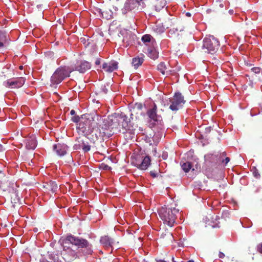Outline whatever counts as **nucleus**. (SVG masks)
I'll return each instance as SVG.
<instances>
[{
	"label": "nucleus",
	"instance_id": "obj_52",
	"mask_svg": "<svg viewBox=\"0 0 262 262\" xmlns=\"http://www.w3.org/2000/svg\"><path fill=\"white\" fill-rule=\"evenodd\" d=\"M105 169H107V167H108V165H105Z\"/></svg>",
	"mask_w": 262,
	"mask_h": 262
},
{
	"label": "nucleus",
	"instance_id": "obj_17",
	"mask_svg": "<svg viewBox=\"0 0 262 262\" xmlns=\"http://www.w3.org/2000/svg\"><path fill=\"white\" fill-rule=\"evenodd\" d=\"M26 147L28 149H34L37 146V140L34 136H31L25 140Z\"/></svg>",
	"mask_w": 262,
	"mask_h": 262
},
{
	"label": "nucleus",
	"instance_id": "obj_19",
	"mask_svg": "<svg viewBox=\"0 0 262 262\" xmlns=\"http://www.w3.org/2000/svg\"><path fill=\"white\" fill-rule=\"evenodd\" d=\"M166 5L165 0H155L152 4V6L157 11H160Z\"/></svg>",
	"mask_w": 262,
	"mask_h": 262
},
{
	"label": "nucleus",
	"instance_id": "obj_33",
	"mask_svg": "<svg viewBox=\"0 0 262 262\" xmlns=\"http://www.w3.org/2000/svg\"><path fill=\"white\" fill-rule=\"evenodd\" d=\"M81 118L78 115H75L73 116L71 118V120L75 123H77V124L80 122Z\"/></svg>",
	"mask_w": 262,
	"mask_h": 262
},
{
	"label": "nucleus",
	"instance_id": "obj_16",
	"mask_svg": "<svg viewBox=\"0 0 262 262\" xmlns=\"http://www.w3.org/2000/svg\"><path fill=\"white\" fill-rule=\"evenodd\" d=\"M118 63L115 61L104 62L102 64V69L106 72L111 73L118 69Z\"/></svg>",
	"mask_w": 262,
	"mask_h": 262
},
{
	"label": "nucleus",
	"instance_id": "obj_43",
	"mask_svg": "<svg viewBox=\"0 0 262 262\" xmlns=\"http://www.w3.org/2000/svg\"><path fill=\"white\" fill-rule=\"evenodd\" d=\"M228 214V212L227 211H224L222 213L223 216H227V215Z\"/></svg>",
	"mask_w": 262,
	"mask_h": 262
},
{
	"label": "nucleus",
	"instance_id": "obj_45",
	"mask_svg": "<svg viewBox=\"0 0 262 262\" xmlns=\"http://www.w3.org/2000/svg\"><path fill=\"white\" fill-rule=\"evenodd\" d=\"M3 149H3V145H2L1 144H0V152H1V151H2L3 150Z\"/></svg>",
	"mask_w": 262,
	"mask_h": 262
},
{
	"label": "nucleus",
	"instance_id": "obj_4",
	"mask_svg": "<svg viewBox=\"0 0 262 262\" xmlns=\"http://www.w3.org/2000/svg\"><path fill=\"white\" fill-rule=\"evenodd\" d=\"M64 243H70L73 245L77 246L78 248L84 249L82 253L84 255L92 254L93 250L92 249V245L85 239L73 235H69L64 240Z\"/></svg>",
	"mask_w": 262,
	"mask_h": 262
},
{
	"label": "nucleus",
	"instance_id": "obj_47",
	"mask_svg": "<svg viewBox=\"0 0 262 262\" xmlns=\"http://www.w3.org/2000/svg\"><path fill=\"white\" fill-rule=\"evenodd\" d=\"M151 175L154 177H155L156 176V174L152 172H151Z\"/></svg>",
	"mask_w": 262,
	"mask_h": 262
},
{
	"label": "nucleus",
	"instance_id": "obj_7",
	"mask_svg": "<svg viewBox=\"0 0 262 262\" xmlns=\"http://www.w3.org/2000/svg\"><path fill=\"white\" fill-rule=\"evenodd\" d=\"M220 46L219 40L213 36H209L203 39L202 49L208 53L214 54L219 49Z\"/></svg>",
	"mask_w": 262,
	"mask_h": 262
},
{
	"label": "nucleus",
	"instance_id": "obj_20",
	"mask_svg": "<svg viewBox=\"0 0 262 262\" xmlns=\"http://www.w3.org/2000/svg\"><path fill=\"white\" fill-rule=\"evenodd\" d=\"M100 242L102 245L105 247H112L114 241L113 239L108 237V236H104L101 237Z\"/></svg>",
	"mask_w": 262,
	"mask_h": 262
},
{
	"label": "nucleus",
	"instance_id": "obj_22",
	"mask_svg": "<svg viewBox=\"0 0 262 262\" xmlns=\"http://www.w3.org/2000/svg\"><path fill=\"white\" fill-rule=\"evenodd\" d=\"M44 187L49 189L53 193H55L58 189V185L55 181H50Z\"/></svg>",
	"mask_w": 262,
	"mask_h": 262
},
{
	"label": "nucleus",
	"instance_id": "obj_26",
	"mask_svg": "<svg viewBox=\"0 0 262 262\" xmlns=\"http://www.w3.org/2000/svg\"><path fill=\"white\" fill-rule=\"evenodd\" d=\"M7 40V35L5 31L0 30V48L4 46V43Z\"/></svg>",
	"mask_w": 262,
	"mask_h": 262
},
{
	"label": "nucleus",
	"instance_id": "obj_28",
	"mask_svg": "<svg viewBox=\"0 0 262 262\" xmlns=\"http://www.w3.org/2000/svg\"><path fill=\"white\" fill-rule=\"evenodd\" d=\"M157 69L163 75H165L166 73L167 68L164 62H160L157 66Z\"/></svg>",
	"mask_w": 262,
	"mask_h": 262
},
{
	"label": "nucleus",
	"instance_id": "obj_29",
	"mask_svg": "<svg viewBox=\"0 0 262 262\" xmlns=\"http://www.w3.org/2000/svg\"><path fill=\"white\" fill-rule=\"evenodd\" d=\"M181 167L185 172H188L192 168V164L189 162L181 163Z\"/></svg>",
	"mask_w": 262,
	"mask_h": 262
},
{
	"label": "nucleus",
	"instance_id": "obj_40",
	"mask_svg": "<svg viewBox=\"0 0 262 262\" xmlns=\"http://www.w3.org/2000/svg\"><path fill=\"white\" fill-rule=\"evenodd\" d=\"M219 256L221 258H223L225 257V254L223 252H220L219 253Z\"/></svg>",
	"mask_w": 262,
	"mask_h": 262
},
{
	"label": "nucleus",
	"instance_id": "obj_5",
	"mask_svg": "<svg viewBox=\"0 0 262 262\" xmlns=\"http://www.w3.org/2000/svg\"><path fill=\"white\" fill-rule=\"evenodd\" d=\"M76 129L79 135L87 137L90 141L92 139V138L88 137L93 132L92 121L91 119L81 117L80 122L77 124Z\"/></svg>",
	"mask_w": 262,
	"mask_h": 262
},
{
	"label": "nucleus",
	"instance_id": "obj_51",
	"mask_svg": "<svg viewBox=\"0 0 262 262\" xmlns=\"http://www.w3.org/2000/svg\"><path fill=\"white\" fill-rule=\"evenodd\" d=\"M69 251H70V252H71L72 253H74V252H73V251H71V250H69Z\"/></svg>",
	"mask_w": 262,
	"mask_h": 262
},
{
	"label": "nucleus",
	"instance_id": "obj_2",
	"mask_svg": "<svg viewBox=\"0 0 262 262\" xmlns=\"http://www.w3.org/2000/svg\"><path fill=\"white\" fill-rule=\"evenodd\" d=\"M146 114L149 118V125L150 128L162 130L164 128V123L161 115L157 114V106L152 103L147 110Z\"/></svg>",
	"mask_w": 262,
	"mask_h": 262
},
{
	"label": "nucleus",
	"instance_id": "obj_46",
	"mask_svg": "<svg viewBox=\"0 0 262 262\" xmlns=\"http://www.w3.org/2000/svg\"><path fill=\"white\" fill-rule=\"evenodd\" d=\"M40 262H49V261H48L45 259H42L40 260Z\"/></svg>",
	"mask_w": 262,
	"mask_h": 262
},
{
	"label": "nucleus",
	"instance_id": "obj_1",
	"mask_svg": "<svg viewBox=\"0 0 262 262\" xmlns=\"http://www.w3.org/2000/svg\"><path fill=\"white\" fill-rule=\"evenodd\" d=\"M100 120H102V123L99 124L97 126L95 133V137L94 135H92V138L90 140V143L95 144L96 141L99 138H108L111 137L113 133L111 130V128L114 126L113 119L111 117L102 119L101 117H98Z\"/></svg>",
	"mask_w": 262,
	"mask_h": 262
},
{
	"label": "nucleus",
	"instance_id": "obj_38",
	"mask_svg": "<svg viewBox=\"0 0 262 262\" xmlns=\"http://www.w3.org/2000/svg\"><path fill=\"white\" fill-rule=\"evenodd\" d=\"M257 251L262 254V243L257 246Z\"/></svg>",
	"mask_w": 262,
	"mask_h": 262
},
{
	"label": "nucleus",
	"instance_id": "obj_39",
	"mask_svg": "<svg viewBox=\"0 0 262 262\" xmlns=\"http://www.w3.org/2000/svg\"><path fill=\"white\" fill-rule=\"evenodd\" d=\"M61 255H63V258L65 260H67V261H69L71 259V258H68L67 257V256H66V253H64V252H63L61 253Z\"/></svg>",
	"mask_w": 262,
	"mask_h": 262
},
{
	"label": "nucleus",
	"instance_id": "obj_41",
	"mask_svg": "<svg viewBox=\"0 0 262 262\" xmlns=\"http://www.w3.org/2000/svg\"><path fill=\"white\" fill-rule=\"evenodd\" d=\"M100 59L99 58L97 59V60L95 61V64L96 65H99L100 64Z\"/></svg>",
	"mask_w": 262,
	"mask_h": 262
},
{
	"label": "nucleus",
	"instance_id": "obj_14",
	"mask_svg": "<svg viewBox=\"0 0 262 262\" xmlns=\"http://www.w3.org/2000/svg\"><path fill=\"white\" fill-rule=\"evenodd\" d=\"M68 149V146L64 143H57L53 145V150L60 157L64 156Z\"/></svg>",
	"mask_w": 262,
	"mask_h": 262
},
{
	"label": "nucleus",
	"instance_id": "obj_44",
	"mask_svg": "<svg viewBox=\"0 0 262 262\" xmlns=\"http://www.w3.org/2000/svg\"><path fill=\"white\" fill-rule=\"evenodd\" d=\"M228 12L230 15H232L234 14V10L232 9L229 10Z\"/></svg>",
	"mask_w": 262,
	"mask_h": 262
},
{
	"label": "nucleus",
	"instance_id": "obj_34",
	"mask_svg": "<svg viewBox=\"0 0 262 262\" xmlns=\"http://www.w3.org/2000/svg\"><path fill=\"white\" fill-rule=\"evenodd\" d=\"M253 175L256 179H259L260 177L258 170L255 168H254L253 170Z\"/></svg>",
	"mask_w": 262,
	"mask_h": 262
},
{
	"label": "nucleus",
	"instance_id": "obj_56",
	"mask_svg": "<svg viewBox=\"0 0 262 262\" xmlns=\"http://www.w3.org/2000/svg\"><path fill=\"white\" fill-rule=\"evenodd\" d=\"M163 159H165V156H163Z\"/></svg>",
	"mask_w": 262,
	"mask_h": 262
},
{
	"label": "nucleus",
	"instance_id": "obj_11",
	"mask_svg": "<svg viewBox=\"0 0 262 262\" xmlns=\"http://www.w3.org/2000/svg\"><path fill=\"white\" fill-rule=\"evenodd\" d=\"M151 159L149 156H146L144 157H141L140 156H136L132 159V163L133 165L141 170H146L150 165Z\"/></svg>",
	"mask_w": 262,
	"mask_h": 262
},
{
	"label": "nucleus",
	"instance_id": "obj_21",
	"mask_svg": "<svg viewBox=\"0 0 262 262\" xmlns=\"http://www.w3.org/2000/svg\"><path fill=\"white\" fill-rule=\"evenodd\" d=\"M79 142V144L78 145V148L82 149L84 152H88L91 150L92 145H91L88 142L84 141V140H81Z\"/></svg>",
	"mask_w": 262,
	"mask_h": 262
},
{
	"label": "nucleus",
	"instance_id": "obj_32",
	"mask_svg": "<svg viewBox=\"0 0 262 262\" xmlns=\"http://www.w3.org/2000/svg\"><path fill=\"white\" fill-rule=\"evenodd\" d=\"M144 139V141L146 143H149L150 145H154V142L152 141V137L151 136V135H150V136L145 135Z\"/></svg>",
	"mask_w": 262,
	"mask_h": 262
},
{
	"label": "nucleus",
	"instance_id": "obj_27",
	"mask_svg": "<svg viewBox=\"0 0 262 262\" xmlns=\"http://www.w3.org/2000/svg\"><path fill=\"white\" fill-rule=\"evenodd\" d=\"M162 135L159 132L155 133L152 136L154 146H157L161 139Z\"/></svg>",
	"mask_w": 262,
	"mask_h": 262
},
{
	"label": "nucleus",
	"instance_id": "obj_55",
	"mask_svg": "<svg viewBox=\"0 0 262 262\" xmlns=\"http://www.w3.org/2000/svg\"><path fill=\"white\" fill-rule=\"evenodd\" d=\"M187 262H194L193 260H189Z\"/></svg>",
	"mask_w": 262,
	"mask_h": 262
},
{
	"label": "nucleus",
	"instance_id": "obj_24",
	"mask_svg": "<svg viewBox=\"0 0 262 262\" xmlns=\"http://www.w3.org/2000/svg\"><path fill=\"white\" fill-rule=\"evenodd\" d=\"M48 258L51 260L49 262H62L59 260L58 255L55 252H48Z\"/></svg>",
	"mask_w": 262,
	"mask_h": 262
},
{
	"label": "nucleus",
	"instance_id": "obj_48",
	"mask_svg": "<svg viewBox=\"0 0 262 262\" xmlns=\"http://www.w3.org/2000/svg\"><path fill=\"white\" fill-rule=\"evenodd\" d=\"M186 16H191V14L189 13V12H187L186 13Z\"/></svg>",
	"mask_w": 262,
	"mask_h": 262
},
{
	"label": "nucleus",
	"instance_id": "obj_18",
	"mask_svg": "<svg viewBox=\"0 0 262 262\" xmlns=\"http://www.w3.org/2000/svg\"><path fill=\"white\" fill-rule=\"evenodd\" d=\"M144 61V55L141 54L140 56L135 57L132 59V66L135 69H138L141 66Z\"/></svg>",
	"mask_w": 262,
	"mask_h": 262
},
{
	"label": "nucleus",
	"instance_id": "obj_10",
	"mask_svg": "<svg viewBox=\"0 0 262 262\" xmlns=\"http://www.w3.org/2000/svg\"><path fill=\"white\" fill-rule=\"evenodd\" d=\"M186 101L184 96L180 92L175 93L172 98L169 99L170 105L169 108L173 112H177L182 108Z\"/></svg>",
	"mask_w": 262,
	"mask_h": 262
},
{
	"label": "nucleus",
	"instance_id": "obj_3",
	"mask_svg": "<svg viewBox=\"0 0 262 262\" xmlns=\"http://www.w3.org/2000/svg\"><path fill=\"white\" fill-rule=\"evenodd\" d=\"M179 210L176 208H167L162 207L159 210V215L165 224L170 227L173 226Z\"/></svg>",
	"mask_w": 262,
	"mask_h": 262
},
{
	"label": "nucleus",
	"instance_id": "obj_30",
	"mask_svg": "<svg viewBox=\"0 0 262 262\" xmlns=\"http://www.w3.org/2000/svg\"><path fill=\"white\" fill-rule=\"evenodd\" d=\"M184 30V28H182L181 29H180L179 30L178 29V28H172V29H171L169 31V35H179V34L178 33V31H183Z\"/></svg>",
	"mask_w": 262,
	"mask_h": 262
},
{
	"label": "nucleus",
	"instance_id": "obj_25",
	"mask_svg": "<svg viewBox=\"0 0 262 262\" xmlns=\"http://www.w3.org/2000/svg\"><path fill=\"white\" fill-rule=\"evenodd\" d=\"M152 30L154 32L160 34L164 32L165 28L163 25L161 24H155L152 27Z\"/></svg>",
	"mask_w": 262,
	"mask_h": 262
},
{
	"label": "nucleus",
	"instance_id": "obj_13",
	"mask_svg": "<svg viewBox=\"0 0 262 262\" xmlns=\"http://www.w3.org/2000/svg\"><path fill=\"white\" fill-rule=\"evenodd\" d=\"M25 81V78L20 77L8 79L4 83L5 85L9 88H19L24 84Z\"/></svg>",
	"mask_w": 262,
	"mask_h": 262
},
{
	"label": "nucleus",
	"instance_id": "obj_54",
	"mask_svg": "<svg viewBox=\"0 0 262 262\" xmlns=\"http://www.w3.org/2000/svg\"><path fill=\"white\" fill-rule=\"evenodd\" d=\"M105 169H107V167H108V165H105Z\"/></svg>",
	"mask_w": 262,
	"mask_h": 262
},
{
	"label": "nucleus",
	"instance_id": "obj_6",
	"mask_svg": "<svg viewBox=\"0 0 262 262\" xmlns=\"http://www.w3.org/2000/svg\"><path fill=\"white\" fill-rule=\"evenodd\" d=\"M114 126L112 128H117L120 132L125 133L130 128V121L127 116L121 113L113 119Z\"/></svg>",
	"mask_w": 262,
	"mask_h": 262
},
{
	"label": "nucleus",
	"instance_id": "obj_36",
	"mask_svg": "<svg viewBox=\"0 0 262 262\" xmlns=\"http://www.w3.org/2000/svg\"><path fill=\"white\" fill-rule=\"evenodd\" d=\"M230 159L229 157H226V158L225 159H222V163L226 165L230 161Z\"/></svg>",
	"mask_w": 262,
	"mask_h": 262
},
{
	"label": "nucleus",
	"instance_id": "obj_37",
	"mask_svg": "<svg viewBox=\"0 0 262 262\" xmlns=\"http://www.w3.org/2000/svg\"><path fill=\"white\" fill-rule=\"evenodd\" d=\"M135 108H137L139 110H141L143 108V105L141 103H136L135 104Z\"/></svg>",
	"mask_w": 262,
	"mask_h": 262
},
{
	"label": "nucleus",
	"instance_id": "obj_50",
	"mask_svg": "<svg viewBox=\"0 0 262 262\" xmlns=\"http://www.w3.org/2000/svg\"><path fill=\"white\" fill-rule=\"evenodd\" d=\"M223 6H224V5H223V4H221L220 5V7H221V8L223 7Z\"/></svg>",
	"mask_w": 262,
	"mask_h": 262
},
{
	"label": "nucleus",
	"instance_id": "obj_53",
	"mask_svg": "<svg viewBox=\"0 0 262 262\" xmlns=\"http://www.w3.org/2000/svg\"><path fill=\"white\" fill-rule=\"evenodd\" d=\"M105 169H107V167H108V165H105Z\"/></svg>",
	"mask_w": 262,
	"mask_h": 262
},
{
	"label": "nucleus",
	"instance_id": "obj_8",
	"mask_svg": "<svg viewBox=\"0 0 262 262\" xmlns=\"http://www.w3.org/2000/svg\"><path fill=\"white\" fill-rule=\"evenodd\" d=\"M70 72L66 67L58 68L51 77V82L53 85L60 83L65 78L70 76Z\"/></svg>",
	"mask_w": 262,
	"mask_h": 262
},
{
	"label": "nucleus",
	"instance_id": "obj_15",
	"mask_svg": "<svg viewBox=\"0 0 262 262\" xmlns=\"http://www.w3.org/2000/svg\"><path fill=\"white\" fill-rule=\"evenodd\" d=\"M91 67V64L89 62L85 60H81L77 62L75 66V70L79 71L80 73H83L89 70Z\"/></svg>",
	"mask_w": 262,
	"mask_h": 262
},
{
	"label": "nucleus",
	"instance_id": "obj_42",
	"mask_svg": "<svg viewBox=\"0 0 262 262\" xmlns=\"http://www.w3.org/2000/svg\"><path fill=\"white\" fill-rule=\"evenodd\" d=\"M70 114L74 116L76 115V112L74 110H72L70 111Z\"/></svg>",
	"mask_w": 262,
	"mask_h": 262
},
{
	"label": "nucleus",
	"instance_id": "obj_57",
	"mask_svg": "<svg viewBox=\"0 0 262 262\" xmlns=\"http://www.w3.org/2000/svg\"><path fill=\"white\" fill-rule=\"evenodd\" d=\"M163 159H165V156H163Z\"/></svg>",
	"mask_w": 262,
	"mask_h": 262
},
{
	"label": "nucleus",
	"instance_id": "obj_9",
	"mask_svg": "<svg viewBox=\"0 0 262 262\" xmlns=\"http://www.w3.org/2000/svg\"><path fill=\"white\" fill-rule=\"evenodd\" d=\"M226 156L225 152L222 154H207L204 156V165L208 168L217 166L223 156Z\"/></svg>",
	"mask_w": 262,
	"mask_h": 262
},
{
	"label": "nucleus",
	"instance_id": "obj_31",
	"mask_svg": "<svg viewBox=\"0 0 262 262\" xmlns=\"http://www.w3.org/2000/svg\"><path fill=\"white\" fill-rule=\"evenodd\" d=\"M151 38V36L150 35L145 34L142 37L141 40L144 43H148L150 41Z\"/></svg>",
	"mask_w": 262,
	"mask_h": 262
},
{
	"label": "nucleus",
	"instance_id": "obj_35",
	"mask_svg": "<svg viewBox=\"0 0 262 262\" xmlns=\"http://www.w3.org/2000/svg\"><path fill=\"white\" fill-rule=\"evenodd\" d=\"M251 71L255 74H259L260 72V69L259 67H254L251 69Z\"/></svg>",
	"mask_w": 262,
	"mask_h": 262
},
{
	"label": "nucleus",
	"instance_id": "obj_49",
	"mask_svg": "<svg viewBox=\"0 0 262 262\" xmlns=\"http://www.w3.org/2000/svg\"><path fill=\"white\" fill-rule=\"evenodd\" d=\"M23 66H19V69L23 70Z\"/></svg>",
	"mask_w": 262,
	"mask_h": 262
},
{
	"label": "nucleus",
	"instance_id": "obj_12",
	"mask_svg": "<svg viewBox=\"0 0 262 262\" xmlns=\"http://www.w3.org/2000/svg\"><path fill=\"white\" fill-rule=\"evenodd\" d=\"M143 1V0H126L123 8L122 9V13L125 14L139 6L141 7V9L144 8L145 5Z\"/></svg>",
	"mask_w": 262,
	"mask_h": 262
},
{
	"label": "nucleus",
	"instance_id": "obj_58",
	"mask_svg": "<svg viewBox=\"0 0 262 262\" xmlns=\"http://www.w3.org/2000/svg\"><path fill=\"white\" fill-rule=\"evenodd\" d=\"M2 173V170H0V173Z\"/></svg>",
	"mask_w": 262,
	"mask_h": 262
},
{
	"label": "nucleus",
	"instance_id": "obj_23",
	"mask_svg": "<svg viewBox=\"0 0 262 262\" xmlns=\"http://www.w3.org/2000/svg\"><path fill=\"white\" fill-rule=\"evenodd\" d=\"M147 54L152 59H156L158 57V52L154 48H148Z\"/></svg>",
	"mask_w": 262,
	"mask_h": 262
}]
</instances>
